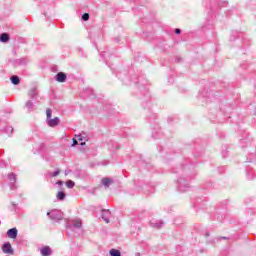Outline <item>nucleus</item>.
Wrapping results in <instances>:
<instances>
[{
    "label": "nucleus",
    "instance_id": "nucleus-40",
    "mask_svg": "<svg viewBox=\"0 0 256 256\" xmlns=\"http://www.w3.org/2000/svg\"><path fill=\"white\" fill-rule=\"evenodd\" d=\"M77 51L80 57H87V54L85 53V51H83V48H77Z\"/></svg>",
    "mask_w": 256,
    "mask_h": 256
},
{
    "label": "nucleus",
    "instance_id": "nucleus-56",
    "mask_svg": "<svg viewBox=\"0 0 256 256\" xmlns=\"http://www.w3.org/2000/svg\"><path fill=\"white\" fill-rule=\"evenodd\" d=\"M158 151L161 153L163 151V146H158Z\"/></svg>",
    "mask_w": 256,
    "mask_h": 256
},
{
    "label": "nucleus",
    "instance_id": "nucleus-20",
    "mask_svg": "<svg viewBox=\"0 0 256 256\" xmlns=\"http://www.w3.org/2000/svg\"><path fill=\"white\" fill-rule=\"evenodd\" d=\"M53 254V250L49 246H43L40 249V255L42 256H51Z\"/></svg>",
    "mask_w": 256,
    "mask_h": 256
},
{
    "label": "nucleus",
    "instance_id": "nucleus-32",
    "mask_svg": "<svg viewBox=\"0 0 256 256\" xmlns=\"http://www.w3.org/2000/svg\"><path fill=\"white\" fill-rule=\"evenodd\" d=\"M84 93L88 95V97H95V90H93L92 88L84 89Z\"/></svg>",
    "mask_w": 256,
    "mask_h": 256
},
{
    "label": "nucleus",
    "instance_id": "nucleus-46",
    "mask_svg": "<svg viewBox=\"0 0 256 256\" xmlns=\"http://www.w3.org/2000/svg\"><path fill=\"white\" fill-rule=\"evenodd\" d=\"M89 19V13L82 14V21H87Z\"/></svg>",
    "mask_w": 256,
    "mask_h": 256
},
{
    "label": "nucleus",
    "instance_id": "nucleus-43",
    "mask_svg": "<svg viewBox=\"0 0 256 256\" xmlns=\"http://www.w3.org/2000/svg\"><path fill=\"white\" fill-rule=\"evenodd\" d=\"M150 225H163V221H153V220H151L150 221Z\"/></svg>",
    "mask_w": 256,
    "mask_h": 256
},
{
    "label": "nucleus",
    "instance_id": "nucleus-29",
    "mask_svg": "<svg viewBox=\"0 0 256 256\" xmlns=\"http://www.w3.org/2000/svg\"><path fill=\"white\" fill-rule=\"evenodd\" d=\"M10 209H11V211H14L16 213V215H19V213H21V208L15 202H12Z\"/></svg>",
    "mask_w": 256,
    "mask_h": 256
},
{
    "label": "nucleus",
    "instance_id": "nucleus-57",
    "mask_svg": "<svg viewBox=\"0 0 256 256\" xmlns=\"http://www.w3.org/2000/svg\"><path fill=\"white\" fill-rule=\"evenodd\" d=\"M173 121V118L172 117H169L168 118V123H171Z\"/></svg>",
    "mask_w": 256,
    "mask_h": 256
},
{
    "label": "nucleus",
    "instance_id": "nucleus-22",
    "mask_svg": "<svg viewBox=\"0 0 256 256\" xmlns=\"http://www.w3.org/2000/svg\"><path fill=\"white\" fill-rule=\"evenodd\" d=\"M121 146L119 145V143L115 142V141H110V143L108 144V149L110 151H118V149H120Z\"/></svg>",
    "mask_w": 256,
    "mask_h": 256
},
{
    "label": "nucleus",
    "instance_id": "nucleus-39",
    "mask_svg": "<svg viewBox=\"0 0 256 256\" xmlns=\"http://www.w3.org/2000/svg\"><path fill=\"white\" fill-rule=\"evenodd\" d=\"M66 187H68V189H73V187H75V182L72 180L66 181Z\"/></svg>",
    "mask_w": 256,
    "mask_h": 256
},
{
    "label": "nucleus",
    "instance_id": "nucleus-36",
    "mask_svg": "<svg viewBox=\"0 0 256 256\" xmlns=\"http://www.w3.org/2000/svg\"><path fill=\"white\" fill-rule=\"evenodd\" d=\"M174 225H185V220L181 217L175 218Z\"/></svg>",
    "mask_w": 256,
    "mask_h": 256
},
{
    "label": "nucleus",
    "instance_id": "nucleus-52",
    "mask_svg": "<svg viewBox=\"0 0 256 256\" xmlns=\"http://www.w3.org/2000/svg\"><path fill=\"white\" fill-rule=\"evenodd\" d=\"M127 131H129V129H125L123 131V133H124L123 137H129V133Z\"/></svg>",
    "mask_w": 256,
    "mask_h": 256
},
{
    "label": "nucleus",
    "instance_id": "nucleus-1",
    "mask_svg": "<svg viewBox=\"0 0 256 256\" xmlns=\"http://www.w3.org/2000/svg\"><path fill=\"white\" fill-rule=\"evenodd\" d=\"M116 77L121 80L123 85H134V94L140 99L142 109H144L145 119L148 123H153L157 119V114L153 113V101L149 93V80L145 78L141 71L135 68H122L116 73Z\"/></svg>",
    "mask_w": 256,
    "mask_h": 256
},
{
    "label": "nucleus",
    "instance_id": "nucleus-45",
    "mask_svg": "<svg viewBox=\"0 0 256 256\" xmlns=\"http://www.w3.org/2000/svg\"><path fill=\"white\" fill-rule=\"evenodd\" d=\"M77 145H79V140H77V138H73L72 147H77Z\"/></svg>",
    "mask_w": 256,
    "mask_h": 256
},
{
    "label": "nucleus",
    "instance_id": "nucleus-50",
    "mask_svg": "<svg viewBox=\"0 0 256 256\" xmlns=\"http://www.w3.org/2000/svg\"><path fill=\"white\" fill-rule=\"evenodd\" d=\"M203 155V152L200 153H194V157L195 159H199V157H201Z\"/></svg>",
    "mask_w": 256,
    "mask_h": 256
},
{
    "label": "nucleus",
    "instance_id": "nucleus-55",
    "mask_svg": "<svg viewBox=\"0 0 256 256\" xmlns=\"http://www.w3.org/2000/svg\"><path fill=\"white\" fill-rule=\"evenodd\" d=\"M85 145H86L85 141H80V146L81 147H85Z\"/></svg>",
    "mask_w": 256,
    "mask_h": 256
},
{
    "label": "nucleus",
    "instance_id": "nucleus-16",
    "mask_svg": "<svg viewBox=\"0 0 256 256\" xmlns=\"http://www.w3.org/2000/svg\"><path fill=\"white\" fill-rule=\"evenodd\" d=\"M152 137L153 139H161L163 137V132H161V126L159 124H155L152 128Z\"/></svg>",
    "mask_w": 256,
    "mask_h": 256
},
{
    "label": "nucleus",
    "instance_id": "nucleus-33",
    "mask_svg": "<svg viewBox=\"0 0 256 256\" xmlns=\"http://www.w3.org/2000/svg\"><path fill=\"white\" fill-rule=\"evenodd\" d=\"M76 139L77 141H89V139L87 138V134L85 133L76 135Z\"/></svg>",
    "mask_w": 256,
    "mask_h": 256
},
{
    "label": "nucleus",
    "instance_id": "nucleus-8",
    "mask_svg": "<svg viewBox=\"0 0 256 256\" xmlns=\"http://www.w3.org/2000/svg\"><path fill=\"white\" fill-rule=\"evenodd\" d=\"M46 215L48 219H50L51 221H54V223H59V221H63V217H64L63 211L59 209H52L48 211Z\"/></svg>",
    "mask_w": 256,
    "mask_h": 256
},
{
    "label": "nucleus",
    "instance_id": "nucleus-2",
    "mask_svg": "<svg viewBox=\"0 0 256 256\" xmlns=\"http://www.w3.org/2000/svg\"><path fill=\"white\" fill-rule=\"evenodd\" d=\"M184 157L180 162L179 166L171 169V173L176 175V189L179 193H187L191 189V181L195 179L197 170L195 169L196 164L187 155V149L183 150Z\"/></svg>",
    "mask_w": 256,
    "mask_h": 256
},
{
    "label": "nucleus",
    "instance_id": "nucleus-54",
    "mask_svg": "<svg viewBox=\"0 0 256 256\" xmlns=\"http://www.w3.org/2000/svg\"><path fill=\"white\" fill-rule=\"evenodd\" d=\"M175 61H176V63H181L182 59L179 58V57H177V58L175 59Z\"/></svg>",
    "mask_w": 256,
    "mask_h": 256
},
{
    "label": "nucleus",
    "instance_id": "nucleus-38",
    "mask_svg": "<svg viewBox=\"0 0 256 256\" xmlns=\"http://www.w3.org/2000/svg\"><path fill=\"white\" fill-rule=\"evenodd\" d=\"M144 37L146 39V41H151V39H153V33L152 32H144Z\"/></svg>",
    "mask_w": 256,
    "mask_h": 256
},
{
    "label": "nucleus",
    "instance_id": "nucleus-34",
    "mask_svg": "<svg viewBox=\"0 0 256 256\" xmlns=\"http://www.w3.org/2000/svg\"><path fill=\"white\" fill-rule=\"evenodd\" d=\"M109 255H110V256H121V251L118 250V249L112 248V249L109 251Z\"/></svg>",
    "mask_w": 256,
    "mask_h": 256
},
{
    "label": "nucleus",
    "instance_id": "nucleus-58",
    "mask_svg": "<svg viewBox=\"0 0 256 256\" xmlns=\"http://www.w3.org/2000/svg\"><path fill=\"white\" fill-rule=\"evenodd\" d=\"M69 173H71V170H69V171H65V175H69Z\"/></svg>",
    "mask_w": 256,
    "mask_h": 256
},
{
    "label": "nucleus",
    "instance_id": "nucleus-27",
    "mask_svg": "<svg viewBox=\"0 0 256 256\" xmlns=\"http://www.w3.org/2000/svg\"><path fill=\"white\" fill-rule=\"evenodd\" d=\"M231 15H239V10H237L235 7H232L231 9L226 11V17H231Z\"/></svg>",
    "mask_w": 256,
    "mask_h": 256
},
{
    "label": "nucleus",
    "instance_id": "nucleus-12",
    "mask_svg": "<svg viewBox=\"0 0 256 256\" xmlns=\"http://www.w3.org/2000/svg\"><path fill=\"white\" fill-rule=\"evenodd\" d=\"M13 131L14 129L12 128V126H9V124H7V121L0 118V132L5 133L6 135H8V137H11V135H13Z\"/></svg>",
    "mask_w": 256,
    "mask_h": 256
},
{
    "label": "nucleus",
    "instance_id": "nucleus-10",
    "mask_svg": "<svg viewBox=\"0 0 256 256\" xmlns=\"http://www.w3.org/2000/svg\"><path fill=\"white\" fill-rule=\"evenodd\" d=\"M211 97H215V94L212 91H209V89L204 88L199 91L198 99L201 101V103H209L211 101Z\"/></svg>",
    "mask_w": 256,
    "mask_h": 256
},
{
    "label": "nucleus",
    "instance_id": "nucleus-31",
    "mask_svg": "<svg viewBox=\"0 0 256 256\" xmlns=\"http://www.w3.org/2000/svg\"><path fill=\"white\" fill-rule=\"evenodd\" d=\"M134 61H136L137 63H143V61H145V57H143L141 53H138L134 56Z\"/></svg>",
    "mask_w": 256,
    "mask_h": 256
},
{
    "label": "nucleus",
    "instance_id": "nucleus-18",
    "mask_svg": "<svg viewBox=\"0 0 256 256\" xmlns=\"http://www.w3.org/2000/svg\"><path fill=\"white\" fill-rule=\"evenodd\" d=\"M101 218L105 223H110L111 219V210L110 209H102L101 210Z\"/></svg>",
    "mask_w": 256,
    "mask_h": 256
},
{
    "label": "nucleus",
    "instance_id": "nucleus-25",
    "mask_svg": "<svg viewBox=\"0 0 256 256\" xmlns=\"http://www.w3.org/2000/svg\"><path fill=\"white\" fill-rule=\"evenodd\" d=\"M241 147H247V145H251V139H249V133H246V138L240 140Z\"/></svg>",
    "mask_w": 256,
    "mask_h": 256
},
{
    "label": "nucleus",
    "instance_id": "nucleus-53",
    "mask_svg": "<svg viewBox=\"0 0 256 256\" xmlns=\"http://www.w3.org/2000/svg\"><path fill=\"white\" fill-rule=\"evenodd\" d=\"M56 185H59L60 187H62L63 181H62V180H58V181L56 182Z\"/></svg>",
    "mask_w": 256,
    "mask_h": 256
},
{
    "label": "nucleus",
    "instance_id": "nucleus-23",
    "mask_svg": "<svg viewBox=\"0 0 256 256\" xmlns=\"http://www.w3.org/2000/svg\"><path fill=\"white\" fill-rule=\"evenodd\" d=\"M66 225H83V221L79 218H74L72 220L66 219Z\"/></svg>",
    "mask_w": 256,
    "mask_h": 256
},
{
    "label": "nucleus",
    "instance_id": "nucleus-9",
    "mask_svg": "<svg viewBox=\"0 0 256 256\" xmlns=\"http://www.w3.org/2000/svg\"><path fill=\"white\" fill-rule=\"evenodd\" d=\"M100 57L105 58V64L111 69L112 73H115V64H113L111 61L115 59V54L111 52H107V50L100 53Z\"/></svg>",
    "mask_w": 256,
    "mask_h": 256
},
{
    "label": "nucleus",
    "instance_id": "nucleus-19",
    "mask_svg": "<svg viewBox=\"0 0 256 256\" xmlns=\"http://www.w3.org/2000/svg\"><path fill=\"white\" fill-rule=\"evenodd\" d=\"M54 79L58 83H65V81H67V74L65 72H58L55 75Z\"/></svg>",
    "mask_w": 256,
    "mask_h": 256
},
{
    "label": "nucleus",
    "instance_id": "nucleus-21",
    "mask_svg": "<svg viewBox=\"0 0 256 256\" xmlns=\"http://www.w3.org/2000/svg\"><path fill=\"white\" fill-rule=\"evenodd\" d=\"M19 234V230L17 228H11L7 231V236L10 239H17V235Z\"/></svg>",
    "mask_w": 256,
    "mask_h": 256
},
{
    "label": "nucleus",
    "instance_id": "nucleus-15",
    "mask_svg": "<svg viewBox=\"0 0 256 256\" xmlns=\"http://www.w3.org/2000/svg\"><path fill=\"white\" fill-rule=\"evenodd\" d=\"M28 63H29V58H27V57H22V58L12 60V65L14 67H23V66L27 65Z\"/></svg>",
    "mask_w": 256,
    "mask_h": 256
},
{
    "label": "nucleus",
    "instance_id": "nucleus-30",
    "mask_svg": "<svg viewBox=\"0 0 256 256\" xmlns=\"http://www.w3.org/2000/svg\"><path fill=\"white\" fill-rule=\"evenodd\" d=\"M67 194L64 191H59L56 195L58 201H65Z\"/></svg>",
    "mask_w": 256,
    "mask_h": 256
},
{
    "label": "nucleus",
    "instance_id": "nucleus-62",
    "mask_svg": "<svg viewBox=\"0 0 256 256\" xmlns=\"http://www.w3.org/2000/svg\"><path fill=\"white\" fill-rule=\"evenodd\" d=\"M205 237H209V232H206V233H205Z\"/></svg>",
    "mask_w": 256,
    "mask_h": 256
},
{
    "label": "nucleus",
    "instance_id": "nucleus-13",
    "mask_svg": "<svg viewBox=\"0 0 256 256\" xmlns=\"http://www.w3.org/2000/svg\"><path fill=\"white\" fill-rule=\"evenodd\" d=\"M207 203L206 197H196L192 200V204L194 209H205V204Z\"/></svg>",
    "mask_w": 256,
    "mask_h": 256
},
{
    "label": "nucleus",
    "instance_id": "nucleus-17",
    "mask_svg": "<svg viewBox=\"0 0 256 256\" xmlns=\"http://www.w3.org/2000/svg\"><path fill=\"white\" fill-rule=\"evenodd\" d=\"M2 251L3 253H5L6 255H13V253H15V251L13 250V246H11L10 242H5L2 245Z\"/></svg>",
    "mask_w": 256,
    "mask_h": 256
},
{
    "label": "nucleus",
    "instance_id": "nucleus-64",
    "mask_svg": "<svg viewBox=\"0 0 256 256\" xmlns=\"http://www.w3.org/2000/svg\"><path fill=\"white\" fill-rule=\"evenodd\" d=\"M44 17H47V12H43Z\"/></svg>",
    "mask_w": 256,
    "mask_h": 256
},
{
    "label": "nucleus",
    "instance_id": "nucleus-42",
    "mask_svg": "<svg viewBox=\"0 0 256 256\" xmlns=\"http://www.w3.org/2000/svg\"><path fill=\"white\" fill-rule=\"evenodd\" d=\"M59 173H61V170H60V169H56L54 172H52V173L50 174V176H52V177H57V176L59 175Z\"/></svg>",
    "mask_w": 256,
    "mask_h": 256
},
{
    "label": "nucleus",
    "instance_id": "nucleus-26",
    "mask_svg": "<svg viewBox=\"0 0 256 256\" xmlns=\"http://www.w3.org/2000/svg\"><path fill=\"white\" fill-rule=\"evenodd\" d=\"M10 82L12 85H19L21 83V78H19L17 75H13L10 77Z\"/></svg>",
    "mask_w": 256,
    "mask_h": 256
},
{
    "label": "nucleus",
    "instance_id": "nucleus-35",
    "mask_svg": "<svg viewBox=\"0 0 256 256\" xmlns=\"http://www.w3.org/2000/svg\"><path fill=\"white\" fill-rule=\"evenodd\" d=\"M221 155L225 159L229 155V150H227V145L222 146Z\"/></svg>",
    "mask_w": 256,
    "mask_h": 256
},
{
    "label": "nucleus",
    "instance_id": "nucleus-28",
    "mask_svg": "<svg viewBox=\"0 0 256 256\" xmlns=\"http://www.w3.org/2000/svg\"><path fill=\"white\" fill-rule=\"evenodd\" d=\"M102 185H104L106 188L111 187V185H113V179L103 178L102 179Z\"/></svg>",
    "mask_w": 256,
    "mask_h": 256
},
{
    "label": "nucleus",
    "instance_id": "nucleus-14",
    "mask_svg": "<svg viewBox=\"0 0 256 256\" xmlns=\"http://www.w3.org/2000/svg\"><path fill=\"white\" fill-rule=\"evenodd\" d=\"M9 187L11 191H15L17 189V174L10 173L8 174Z\"/></svg>",
    "mask_w": 256,
    "mask_h": 256
},
{
    "label": "nucleus",
    "instance_id": "nucleus-24",
    "mask_svg": "<svg viewBox=\"0 0 256 256\" xmlns=\"http://www.w3.org/2000/svg\"><path fill=\"white\" fill-rule=\"evenodd\" d=\"M11 39V36L9 33L4 32L0 34V43H9V40Z\"/></svg>",
    "mask_w": 256,
    "mask_h": 256
},
{
    "label": "nucleus",
    "instance_id": "nucleus-5",
    "mask_svg": "<svg viewBox=\"0 0 256 256\" xmlns=\"http://www.w3.org/2000/svg\"><path fill=\"white\" fill-rule=\"evenodd\" d=\"M229 201L225 200L220 203L215 209L214 213L210 215L211 221H217L218 223H225V216L227 215V205Z\"/></svg>",
    "mask_w": 256,
    "mask_h": 256
},
{
    "label": "nucleus",
    "instance_id": "nucleus-6",
    "mask_svg": "<svg viewBox=\"0 0 256 256\" xmlns=\"http://www.w3.org/2000/svg\"><path fill=\"white\" fill-rule=\"evenodd\" d=\"M66 233L68 237H79L83 235V226L82 225H67Z\"/></svg>",
    "mask_w": 256,
    "mask_h": 256
},
{
    "label": "nucleus",
    "instance_id": "nucleus-61",
    "mask_svg": "<svg viewBox=\"0 0 256 256\" xmlns=\"http://www.w3.org/2000/svg\"><path fill=\"white\" fill-rule=\"evenodd\" d=\"M116 43H119L120 39L119 38H115Z\"/></svg>",
    "mask_w": 256,
    "mask_h": 256
},
{
    "label": "nucleus",
    "instance_id": "nucleus-4",
    "mask_svg": "<svg viewBox=\"0 0 256 256\" xmlns=\"http://www.w3.org/2000/svg\"><path fill=\"white\" fill-rule=\"evenodd\" d=\"M29 100L26 101L25 107L28 111V113H32V111H35L36 105H39V90L37 87H33L28 92Z\"/></svg>",
    "mask_w": 256,
    "mask_h": 256
},
{
    "label": "nucleus",
    "instance_id": "nucleus-49",
    "mask_svg": "<svg viewBox=\"0 0 256 256\" xmlns=\"http://www.w3.org/2000/svg\"><path fill=\"white\" fill-rule=\"evenodd\" d=\"M174 33H175V35H181V29L175 28Z\"/></svg>",
    "mask_w": 256,
    "mask_h": 256
},
{
    "label": "nucleus",
    "instance_id": "nucleus-3",
    "mask_svg": "<svg viewBox=\"0 0 256 256\" xmlns=\"http://www.w3.org/2000/svg\"><path fill=\"white\" fill-rule=\"evenodd\" d=\"M230 43H235L234 47H240V49H245L251 45V41L247 39L245 33L234 30L231 32Z\"/></svg>",
    "mask_w": 256,
    "mask_h": 256
},
{
    "label": "nucleus",
    "instance_id": "nucleus-48",
    "mask_svg": "<svg viewBox=\"0 0 256 256\" xmlns=\"http://www.w3.org/2000/svg\"><path fill=\"white\" fill-rule=\"evenodd\" d=\"M240 67L242 69H247V67H249V65L247 64V62H243L242 64H240Z\"/></svg>",
    "mask_w": 256,
    "mask_h": 256
},
{
    "label": "nucleus",
    "instance_id": "nucleus-37",
    "mask_svg": "<svg viewBox=\"0 0 256 256\" xmlns=\"http://www.w3.org/2000/svg\"><path fill=\"white\" fill-rule=\"evenodd\" d=\"M211 187H212L213 189H219V187L215 186V185L213 184V182H206L205 185H204V189H211Z\"/></svg>",
    "mask_w": 256,
    "mask_h": 256
},
{
    "label": "nucleus",
    "instance_id": "nucleus-51",
    "mask_svg": "<svg viewBox=\"0 0 256 256\" xmlns=\"http://www.w3.org/2000/svg\"><path fill=\"white\" fill-rule=\"evenodd\" d=\"M169 159H171V156H169V154H166L165 163H169Z\"/></svg>",
    "mask_w": 256,
    "mask_h": 256
},
{
    "label": "nucleus",
    "instance_id": "nucleus-44",
    "mask_svg": "<svg viewBox=\"0 0 256 256\" xmlns=\"http://www.w3.org/2000/svg\"><path fill=\"white\" fill-rule=\"evenodd\" d=\"M18 42L23 44V45H27V43H28L27 38H19Z\"/></svg>",
    "mask_w": 256,
    "mask_h": 256
},
{
    "label": "nucleus",
    "instance_id": "nucleus-47",
    "mask_svg": "<svg viewBox=\"0 0 256 256\" xmlns=\"http://www.w3.org/2000/svg\"><path fill=\"white\" fill-rule=\"evenodd\" d=\"M42 159H44V161H47V162L51 161V158L49 155L42 156Z\"/></svg>",
    "mask_w": 256,
    "mask_h": 256
},
{
    "label": "nucleus",
    "instance_id": "nucleus-63",
    "mask_svg": "<svg viewBox=\"0 0 256 256\" xmlns=\"http://www.w3.org/2000/svg\"><path fill=\"white\" fill-rule=\"evenodd\" d=\"M43 147H45V144H41L40 145V148L43 149Z\"/></svg>",
    "mask_w": 256,
    "mask_h": 256
},
{
    "label": "nucleus",
    "instance_id": "nucleus-59",
    "mask_svg": "<svg viewBox=\"0 0 256 256\" xmlns=\"http://www.w3.org/2000/svg\"><path fill=\"white\" fill-rule=\"evenodd\" d=\"M220 239L227 240V239H229V238H227V237H225V236H222V237H220Z\"/></svg>",
    "mask_w": 256,
    "mask_h": 256
},
{
    "label": "nucleus",
    "instance_id": "nucleus-41",
    "mask_svg": "<svg viewBox=\"0 0 256 256\" xmlns=\"http://www.w3.org/2000/svg\"><path fill=\"white\" fill-rule=\"evenodd\" d=\"M217 171H218L219 175H223V173H225V166L218 167Z\"/></svg>",
    "mask_w": 256,
    "mask_h": 256
},
{
    "label": "nucleus",
    "instance_id": "nucleus-7",
    "mask_svg": "<svg viewBox=\"0 0 256 256\" xmlns=\"http://www.w3.org/2000/svg\"><path fill=\"white\" fill-rule=\"evenodd\" d=\"M53 115V110L51 108L46 109V125L48 127H57L61 123L59 117L51 118Z\"/></svg>",
    "mask_w": 256,
    "mask_h": 256
},
{
    "label": "nucleus",
    "instance_id": "nucleus-11",
    "mask_svg": "<svg viewBox=\"0 0 256 256\" xmlns=\"http://www.w3.org/2000/svg\"><path fill=\"white\" fill-rule=\"evenodd\" d=\"M137 167L139 169V171H143V169H146V171H150L151 173H153V164L145 161L143 159V156H139V160L137 161Z\"/></svg>",
    "mask_w": 256,
    "mask_h": 256
},
{
    "label": "nucleus",
    "instance_id": "nucleus-60",
    "mask_svg": "<svg viewBox=\"0 0 256 256\" xmlns=\"http://www.w3.org/2000/svg\"><path fill=\"white\" fill-rule=\"evenodd\" d=\"M154 227H156V229H160V228H161V225H156V226H154Z\"/></svg>",
    "mask_w": 256,
    "mask_h": 256
}]
</instances>
